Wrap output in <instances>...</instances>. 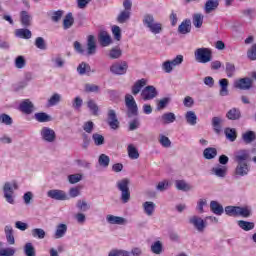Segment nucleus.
Masks as SVG:
<instances>
[{"label": "nucleus", "mask_w": 256, "mask_h": 256, "mask_svg": "<svg viewBox=\"0 0 256 256\" xmlns=\"http://www.w3.org/2000/svg\"><path fill=\"white\" fill-rule=\"evenodd\" d=\"M251 154L247 149H241L234 152V162L237 163L235 168L236 177H245L249 175L251 167L249 166V159Z\"/></svg>", "instance_id": "nucleus-1"}, {"label": "nucleus", "mask_w": 256, "mask_h": 256, "mask_svg": "<svg viewBox=\"0 0 256 256\" xmlns=\"http://www.w3.org/2000/svg\"><path fill=\"white\" fill-rule=\"evenodd\" d=\"M87 50L83 48L81 43L79 41L74 42V49L76 53H79L80 55H95L97 53V40H95L94 35H89L87 37Z\"/></svg>", "instance_id": "nucleus-2"}, {"label": "nucleus", "mask_w": 256, "mask_h": 256, "mask_svg": "<svg viewBox=\"0 0 256 256\" xmlns=\"http://www.w3.org/2000/svg\"><path fill=\"white\" fill-rule=\"evenodd\" d=\"M142 23L144 27L149 29L150 33H153V35H159V33L163 31V26L161 23L155 22V17H153V14L144 15Z\"/></svg>", "instance_id": "nucleus-3"}, {"label": "nucleus", "mask_w": 256, "mask_h": 256, "mask_svg": "<svg viewBox=\"0 0 256 256\" xmlns=\"http://www.w3.org/2000/svg\"><path fill=\"white\" fill-rule=\"evenodd\" d=\"M19 189L17 182H6L3 186L4 198L10 205H15V197L13 196L15 191Z\"/></svg>", "instance_id": "nucleus-4"}, {"label": "nucleus", "mask_w": 256, "mask_h": 256, "mask_svg": "<svg viewBox=\"0 0 256 256\" xmlns=\"http://www.w3.org/2000/svg\"><path fill=\"white\" fill-rule=\"evenodd\" d=\"M116 187L121 191L120 199L122 203H129L131 199V191H129V179L125 178L117 182Z\"/></svg>", "instance_id": "nucleus-5"}, {"label": "nucleus", "mask_w": 256, "mask_h": 256, "mask_svg": "<svg viewBox=\"0 0 256 256\" xmlns=\"http://www.w3.org/2000/svg\"><path fill=\"white\" fill-rule=\"evenodd\" d=\"M194 57L198 63H209L213 59L211 48H198L194 52Z\"/></svg>", "instance_id": "nucleus-6"}, {"label": "nucleus", "mask_w": 256, "mask_h": 256, "mask_svg": "<svg viewBox=\"0 0 256 256\" xmlns=\"http://www.w3.org/2000/svg\"><path fill=\"white\" fill-rule=\"evenodd\" d=\"M125 105L128 109V117H137V115H139V107L133 95H125Z\"/></svg>", "instance_id": "nucleus-7"}, {"label": "nucleus", "mask_w": 256, "mask_h": 256, "mask_svg": "<svg viewBox=\"0 0 256 256\" xmlns=\"http://www.w3.org/2000/svg\"><path fill=\"white\" fill-rule=\"evenodd\" d=\"M183 63V55H177L172 60H166L162 63L164 73H173L174 67H179Z\"/></svg>", "instance_id": "nucleus-8"}, {"label": "nucleus", "mask_w": 256, "mask_h": 256, "mask_svg": "<svg viewBox=\"0 0 256 256\" xmlns=\"http://www.w3.org/2000/svg\"><path fill=\"white\" fill-rule=\"evenodd\" d=\"M40 137L44 143H55V141H57V133L47 126L42 127L40 130Z\"/></svg>", "instance_id": "nucleus-9"}, {"label": "nucleus", "mask_w": 256, "mask_h": 256, "mask_svg": "<svg viewBox=\"0 0 256 256\" xmlns=\"http://www.w3.org/2000/svg\"><path fill=\"white\" fill-rule=\"evenodd\" d=\"M129 69L127 61L115 62L110 66V71L113 75H125Z\"/></svg>", "instance_id": "nucleus-10"}, {"label": "nucleus", "mask_w": 256, "mask_h": 256, "mask_svg": "<svg viewBox=\"0 0 256 256\" xmlns=\"http://www.w3.org/2000/svg\"><path fill=\"white\" fill-rule=\"evenodd\" d=\"M189 224L193 225V227L199 232L203 233L207 228V219L203 220V218L199 216H192L189 219Z\"/></svg>", "instance_id": "nucleus-11"}, {"label": "nucleus", "mask_w": 256, "mask_h": 256, "mask_svg": "<svg viewBox=\"0 0 256 256\" xmlns=\"http://www.w3.org/2000/svg\"><path fill=\"white\" fill-rule=\"evenodd\" d=\"M158 95L159 92L157 91V88L152 85L146 86L141 92V97L144 101H151L155 99V97H157Z\"/></svg>", "instance_id": "nucleus-12"}, {"label": "nucleus", "mask_w": 256, "mask_h": 256, "mask_svg": "<svg viewBox=\"0 0 256 256\" xmlns=\"http://www.w3.org/2000/svg\"><path fill=\"white\" fill-rule=\"evenodd\" d=\"M235 89H240L241 91H249L253 87V80L249 77L240 78L234 81Z\"/></svg>", "instance_id": "nucleus-13"}, {"label": "nucleus", "mask_w": 256, "mask_h": 256, "mask_svg": "<svg viewBox=\"0 0 256 256\" xmlns=\"http://www.w3.org/2000/svg\"><path fill=\"white\" fill-rule=\"evenodd\" d=\"M47 197L54 199V201H67V199H69L67 192L59 189L49 190L47 192Z\"/></svg>", "instance_id": "nucleus-14"}, {"label": "nucleus", "mask_w": 256, "mask_h": 256, "mask_svg": "<svg viewBox=\"0 0 256 256\" xmlns=\"http://www.w3.org/2000/svg\"><path fill=\"white\" fill-rule=\"evenodd\" d=\"M18 109L21 111V113H24L25 115H31L33 111H35V105L31 100L24 99L20 102Z\"/></svg>", "instance_id": "nucleus-15"}, {"label": "nucleus", "mask_w": 256, "mask_h": 256, "mask_svg": "<svg viewBox=\"0 0 256 256\" xmlns=\"http://www.w3.org/2000/svg\"><path fill=\"white\" fill-rule=\"evenodd\" d=\"M108 125L110 129H113L114 131L119 129V120L117 119V113H115V110L108 111Z\"/></svg>", "instance_id": "nucleus-16"}, {"label": "nucleus", "mask_w": 256, "mask_h": 256, "mask_svg": "<svg viewBox=\"0 0 256 256\" xmlns=\"http://www.w3.org/2000/svg\"><path fill=\"white\" fill-rule=\"evenodd\" d=\"M226 119L229 121H239L241 119V109L233 107L226 113Z\"/></svg>", "instance_id": "nucleus-17"}, {"label": "nucleus", "mask_w": 256, "mask_h": 256, "mask_svg": "<svg viewBox=\"0 0 256 256\" xmlns=\"http://www.w3.org/2000/svg\"><path fill=\"white\" fill-rule=\"evenodd\" d=\"M242 141L245 145H251L256 141V132L253 130H247L242 134Z\"/></svg>", "instance_id": "nucleus-18"}, {"label": "nucleus", "mask_w": 256, "mask_h": 256, "mask_svg": "<svg viewBox=\"0 0 256 256\" xmlns=\"http://www.w3.org/2000/svg\"><path fill=\"white\" fill-rule=\"evenodd\" d=\"M218 83L220 86L219 95L221 97H227V95H229V80H227V78H222Z\"/></svg>", "instance_id": "nucleus-19"}, {"label": "nucleus", "mask_w": 256, "mask_h": 256, "mask_svg": "<svg viewBox=\"0 0 256 256\" xmlns=\"http://www.w3.org/2000/svg\"><path fill=\"white\" fill-rule=\"evenodd\" d=\"M98 41L101 47H109L112 43L111 36L108 35L107 32H100L98 35Z\"/></svg>", "instance_id": "nucleus-20"}, {"label": "nucleus", "mask_w": 256, "mask_h": 256, "mask_svg": "<svg viewBox=\"0 0 256 256\" xmlns=\"http://www.w3.org/2000/svg\"><path fill=\"white\" fill-rule=\"evenodd\" d=\"M145 85H147V80L145 78L137 80L132 86V95H139L141 89H143Z\"/></svg>", "instance_id": "nucleus-21"}, {"label": "nucleus", "mask_w": 256, "mask_h": 256, "mask_svg": "<svg viewBox=\"0 0 256 256\" xmlns=\"http://www.w3.org/2000/svg\"><path fill=\"white\" fill-rule=\"evenodd\" d=\"M106 220L110 225H125L127 223V220L120 216L107 215Z\"/></svg>", "instance_id": "nucleus-22"}, {"label": "nucleus", "mask_w": 256, "mask_h": 256, "mask_svg": "<svg viewBox=\"0 0 256 256\" xmlns=\"http://www.w3.org/2000/svg\"><path fill=\"white\" fill-rule=\"evenodd\" d=\"M210 211L214 213V215H223L225 209H223V205H221L219 202L212 200L210 202Z\"/></svg>", "instance_id": "nucleus-23"}, {"label": "nucleus", "mask_w": 256, "mask_h": 256, "mask_svg": "<svg viewBox=\"0 0 256 256\" xmlns=\"http://www.w3.org/2000/svg\"><path fill=\"white\" fill-rule=\"evenodd\" d=\"M178 32L181 35H187V33H191V20L186 19L182 21V23L178 27Z\"/></svg>", "instance_id": "nucleus-24"}, {"label": "nucleus", "mask_w": 256, "mask_h": 256, "mask_svg": "<svg viewBox=\"0 0 256 256\" xmlns=\"http://www.w3.org/2000/svg\"><path fill=\"white\" fill-rule=\"evenodd\" d=\"M15 36L18 37V39H31L33 34L31 33V30L27 28H20L15 31Z\"/></svg>", "instance_id": "nucleus-25"}, {"label": "nucleus", "mask_w": 256, "mask_h": 256, "mask_svg": "<svg viewBox=\"0 0 256 256\" xmlns=\"http://www.w3.org/2000/svg\"><path fill=\"white\" fill-rule=\"evenodd\" d=\"M219 7V0H207L204 6L205 13L209 14Z\"/></svg>", "instance_id": "nucleus-26"}, {"label": "nucleus", "mask_w": 256, "mask_h": 256, "mask_svg": "<svg viewBox=\"0 0 256 256\" xmlns=\"http://www.w3.org/2000/svg\"><path fill=\"white\" fill-rule=\"evenodd\" d=\"M251 213V206H238L237 217H243V219H248Z\"/></svg>", "instance_id": "nucleus-27"}, {"label": "nucleus", "mask_w": 256, "mask_h": 256, "mask_svg": "<svg viewBox=\"0 0 256 256\" xmlns=\"http://www.w3.org/2000/svg\"><path fill=\"white\" fill-rule=\"evenodd\" d=\"M6 240L9 245H15V236H13V227L11 225H7L4 228Z\"/></svg>", "instance_id": "nucleus-28"}, {"label": "nucleus", "mask_w": 256, "mask_h": 256, "mask_svg": "<svg viewBox=\"0 0 256 256\" xmlns=\"http://www.w3.org/2000/svg\"><path fill=\"white\" fill-rule=\"evenodd\" d=\"M66 234H67L66 224H59L56 227V231L54 233V238L55 239H61V238L65 237Z\"/></svg>", "instance_id": "nucleus-29"}, {"label": "nucleus", "mask_w": 256, "mask_h": 256, "mask_svg": "<svg viewBox=\"0 0 256 256\" xmlns=\"http://www.w3.org/2000/svg\"><path fill=\"white\" fill-rule=\"evenodd\" d=\"M144 209V213L148 216L151 217L155 213V204L151 201H146L142 205Z\"/></svg>", "instance_id": "nucleus-30"}, {"label": "nucleus", "mask_w": 256, "mask_h": 256, "mask_svg": "<svg viewBox=\"0 0 256 256\" xmlns=\"http://www.w3.org/2000/svg\"><path fill=\"white\" fill-rule=\"evenodd\" d=\"M185 120L188 125L195 127L197 125V114L194 111H187L185 114Z\"/></svg>", "instance_id": "nucleus-31"}, {"label": "nucleus", "mask_w": 256, "mask_h": 256, "mask_svg": "<svg viewBox=\"0 0 256 256\" xmlns=\"http://www.w3.org/2000/svg\"><path fill=\"white\" fill-rule=\"evenodd\" d=\"M34 119L38 121V123H49V121H51V117L45 112L35 113Z\"/></svg>", "instance_id": "nucleus-32"}, {"label": "nucleus", "mask_w": 256, "mask_h": 256, "mask_svg": "<svg viewBox=\"0 0 256 256\" xmlns=\"http://www.w3.org/2000/svg\"><path fill=\"white\" fill-rule=\"evenodd\" d=\"M164 125H169L170 123H175L177 116L173 112L164 113L161 117Z\"/></svg>", "instance_id": "nucleus-33"}, {"label": "nucleus", "mask_w": 256, "mask_h": 256, "mask_svg": "<svg viewBox=\"0 0 256 256\" xmlns=\"http://www.w3.org/2000/svg\"><path fill=\"white\" fill-rule=\"evenodd\" d=\"M87 107L92 115H94L95 117H97V115H99V106L97 105L95 100H93V99L88 100Z\"/></svg>", "instance_id": "nucleus-34"}, {"label": "nucleus", "mask_w": 256, "mask_h": 256, "mask_svg": "<svg viewBox=\"0 0 256 256\" xmlns=\"http://www.w3.org/2000/svg\"><path fill=\"white\" fill-rule=\"evenodd\" d=\"M238 227H240V229H243V231H253V229H255V223L245 220H239Z\"/></svg>", "instance_id": "nucleus-35"}, {"label": "nucleus", "mask_w": 256, "mask_h": 256, "mask_svg": "<svg viewBox=\"0 0 256 256\" xmlns=\"http://www.w3.org/2000/svg\"><path fill=\"white\" fill-rule=\"evenodd\" d=\"M212 173L216 175V177H225L227 175V166L218 165L212 168Z\"/></svg>", "instance_id": "nucleus-36"}, {"label": "nucleus", "mask_w": 256, "mask_h": 256, "mask_svg": "<svg viewBox=\"0 0 256 256\" xmlns=\"http://www.w3.org/2000/svg\"><path fill=\"white\" fill-rule=\"evenodd\" d=\"M224 133L228 141H231L233 143L234 141L237 140V130H235V128H226L224 130Z\"/></svg>", "instance_id": "nucleus-37"}, {"label": "nucleus", "mask_w": 256, "mask_h": 256, "mask_svg": "<svg viewBox=\"0 0 256 256\" xmlns=\"http://www.w3.org/2000/svg\"><path fill=\"white\" fill-rule=\"evenodd\" d=\"M129 19H131V12L127 11V10H123L120 12V14L117 16V22L118 23H127V21H129Z\"/></svg>", "instance_id": "nucleus-38"}, {"label": "nucleus", "mask_w": 256, "mask_h": 256, "mask_svg": "<svg viewBox=\"0 0 256 256\" xmlns=\"http://www.w3.org/2000/svg\"><path fill=\"white\" fill-rule=\"evenodd\" d=\"M73 23H75V19L73 18V13L69 12L63 21L64 29H71L73 27Z\"/></svg>", "instance_id": "nucleus-39"}, {"label": "nucleus", "mask_w": 256, "mask_h": 256, "mask_svg": "<svg viewBox=\"0 0 256 256\" xmlns=\"http://www.w3.org/2000/svg\"><path fill=\"white\" fill-rule=\"evenodd\" d=\"M203 155L208 160L215 159V157H217V149L213 147H208L204 149Z\"/></svg>", "instance_id": "nucleus-40"}, {"label": "nucleus", "mask_w": 256, "mask_h": 256, "mask_svg": "<svg viewBox=\"0 0 256 256\" xmlns=\"http://www.w3.org/2000/svg\"><path fill=\"white\" fill-rule=\"evenodd\" d=\"M151 251L154 253V255H161L163 253V243L161 241H155L152 243L150 247Z\"/></svg>", "instance_id": "nucleus-41"}, {"label": "nucleus", "mask_w": 256, "mask_h": 256, "mask_svg": "<svg viewBox=\"0 0 256 256\" xmlns=\"http://www.w3.org/2000/svg\"><path fill=\"white\" fill-rule=\"evenodd\" d=\"M128 151V157L130 159H137L139 157V150H137V147H135L133 144H129L127 147Z\"/></svg>", "instance_id": "nucleus-42"}, {"label": "nucleus", "mask_w": 256, "mask_h": 256, "mask_svg": "<svg viewBox=\"0 0 256 256\" xmlns=\"http://www.w3.org/2000/svg\"><path fill=\"white\" fill-rule=\"evenodd\" d=\"M192 23L196 29H201L203 27V14H194Z\"/></svg>", "instance_id": "nucleus-43"}, {"label": "nucleus", "mask_w": 256, "mask_h": 256, "mask_svg": "<svg viewBox=\"0 0 256 256\" xmlns=\"http://www.w3.org/2000/svg\"><path fill=\"white\" fill-rule=\"evenodd\" d=\"M72 107L74 111H81V108L83 107V98L80 96H76L72 100Z\"/></svg>", "instance_id": "nucleus-44"}, {"label": "nucleus", "mask_w": 256, "mask_h": 256, "mask_svg": "<svg viewBox=\"0 0 256 256\" xmlns=\"http://www.w3.org/2000/svg\"><path fill=\"white\" fill-rule=\"evenodd\" d=\"M239 206H226L224 211L228 217H237Z\"/></svg>", "instance_id": "nucleus-45"}, {"label": "nucleus", "mask_w": 256, "mask_h": 256, "mask_svg": "<svg viewBox=\"0 0 256 256\" xmlns=\"http://www.w3.org/2000/svg\"><path fill=\"white\" fill-rule=\"evenodd\" d=\"M225 71H226L227 77H229V78L233 77V75H235V71H236L235 64H233L231 62H226Z\"/></svg>", "instance_id": "nucleus-46"}, {"label": "nucleus", "mask_w": 256, "mask_h": 256, "mask_svg": "<svg viewBox=\"0 0 256 256\" xmlns=\"http://www.w3.org/2000/svg\"><path fill=\"white\" fill-rule=\"evenodd\" d=\"M175 185L178 191H189V189H191L185 180H176Z\"/></svg>", "instance_id": "nucleus-47"}, {"label": "nucleus", "mask_w": 256, "mask_h": 256, "mask_svg": "<svg viewBox=\"0 0 256 256\" xmlns=\"http://www.w3.org/2000/svg\"><path fill=\"white\" fill-rule=\"evenodd\" d=\"M92 139L94 141V145H96L97 147L104 145L105 143V137H103V135L99 133H94L92 135Z\"/></svg>", "instance_id": "nucleus-48"}, {"label": "nucleus", "mask_w": 256, "mask_h": 256, "mask_svg": "<svg viewBox=\"0 0 256 256\" xmlns=\"http://www.w3.org/2000/svg\"><path fill=\"white\" fill-rule=\"evenodd\" d=\"M21 17V23L24 27H29V23L31 21V16L29 15V12L22 11L20 14Z\"/></svg>", "instance_id": "nucleus-49"}, {"label": "nucleus", "mask_w": 256, "mask_h": 256, "mask_svg": "<svg viewBox=\"0 0 256 256\" xmlns=\"http://www.w3.org/2000/svg\"><path fill=\"white\" fill-rule=\"evenodd\" d=\"M110 162H111V159L106 154H101L98 158V163L100 167H109Z\"/></svg>", "instance_id": "nucleus-50"}, {"label": "nucleus", "mask_w": 256, "mask_h": 256, "mask_svg": "<svg viewBox=\"0 0 256 256\" xmlns=\"http://www.w3.org/2000/svg\"><path fill=\"white\" fill-rule=\"evenodd\" d=\"M170 103H171V97H164L160 99L157 103L158 111H161V109H165V107H167V105H169Z\"/></svg>", "instance_id": "nucleus-51"}, {"label": "nucleus", "mask_w": 256, "mask_h": 256, "mask_svg": "<svg viewBox=\"0 0 256 256\" xmlns=\"http://www.w3.org/2000/svg\"><path fill=\"white\" fill-rule=\"evenodd\" d=\"M24 253L26 256H36L35 247H33V244L31 242L25 244Z\"/></svg>", "instance_id": "nucleus-52"}, {"label": "nucleus", "mask_w": 256, "mask_h": 256, "mask_svg": "<svg viewBox=\"0 0 256 256\" xmlns=\"http://www.w3.org/2000/svg\"><path fill=\"white\" fill-rule=\"evenodd\" d=\"M52 63H54V67L57 69H61L65 66V60L61 57V55L52 58Z\"/></svg>", "instance_id": "nucleus-53"}, {"label": "nucleus", "mask_w": 256, "mask_h": 256, "mask_svg": "<svg viewBox=\"0 0 256 256\" xmlns=\"http://www.w3.org/2000/svg\"><path fill=\"white\" fill-rule=\"evenodd\" d=\"M32 237L35 239H45V230L42 228H34L32 230Z\"/></svg>", "instance_id": "nucleus-54"}, {"label": "nucleus", "mask_w": 256, "mask_h": 256, "mask_svg": "<svg viewBox=\"0 0 256 256\" xmlns=\"http://www.w3.org/2000/svg\"><path fill=\"white\" fill-rule=\"evenodd\" d=\"M35 47L41 51H45V49H47V43H45V39L43 37H37L35 40Z\"/></svg>", "instance_id": "nucleus-55"}, {"label": "nucleus", "mask_w": 256, "mask_h": 256, "mask_svg": "<svg viewBox=\"0 0 256 256\" xmlns=\"http://www.w3.org/2000/svg\"><path fill=\"white\" fill-rule=\"evenodd\" d=\"M212 127L215 133H221V118L213 117L212 118Z\"/></svg>", "instance_id": "nucleus-56"}, {"label": "nucleus", "mask_w": 256, "mask_h": 256, "mask_svg": "<svg viewBox=\"0 0 256 256\" xmlns=\"http://www.w3.org/2000/svg\"><path fill=\"white\" fill-rule=\"evenodd\" d=\"M77 71H78L79 75H85V73H87V71H91V66H89V64H87L85 62H82L77 67Z\"/></svg>", "instance_id": "nucleus-57"}, {"label": "nucleus", "mask_w": 256, "mask_h": 256, "mask_svg": "<svg viewBox=\"0 0 256 256\" xmlns=\"http://www.w3.org/2000/svg\"><path fill=\"white\" fill-rule=\"evenodd\" d=\"M123 55V51L120 48H112L109 52L110 59H119Z\"/></svg>", "instance_id": "nucleus-58"}, {"label": "nucleus", "mask_w": 256, "mask_h": 256, "mask_svg": "<svg viewBox=\"0 0 256 256\" xmlns=\"http://www.w3.org/2000/svg\"><path fill=\"white\" fill-rule=\"evenodd\" d=\"M26 64H27V62L25 61L24 56L16 57V59H15V68L16 69H23V67H25Z\"/></svg>", "instance_id": "nucleus-59"}, {"label": "nucleus", "mask_w": 256, "mask_h": 256, "mask_svg": "<svg viewBox=\"0 0 256 256\" xmlns=\"http://www.w3.org/2000/svg\"><path fill=\"white\" fill-rule=\"evenodd\" d=\"M0 123H3L4 125H13V118L5 113L0 114Z\"/></svg>", "instance_id": "nucleus-60"}, {"label": "nucleus", "mask_w": 256, "mask_h": 256, "mask_svg": "<svg viewBox=\"0 0 256 256\" xmlns=\"http://www.w3.org/2000/svg\"><path fill=\"white\" fill-rule=\"evenodd\" d=\"M83 179L81 174H71L68 176V181L71 185H75V183H79Z\"/></svg>", "instance_id": "nucleus-61"}, {"label": "nucleus", "mask_w": 256, "mask_h": 256, "mask_svg": "<svg viewBox=\"0 0 256 256\" xmlns=\"http://www.w3.org/2000/svg\"><path fill=\"white\" fill-rule=\"evenodd\" d=\"M112 34L116 41H121V27L117 25L112 26Z\"/></svg>", "instance_id": "nucleus-62"}, {"label": "nucleus", "mask_w": 256, "mask_h": 256, "mask_svg": "<svg viewBox=\"0 0 256 256\" xmlns=\"http://www.w3.org/2000/svg\"><path fill=\"white\" fill-rule=\"evenodd\" d=\"M247 57L250 61H256V44H253L247 51Z\"/></svg>", "instance_id": "nucleus-63"}, {"label": "nucleus", "mask_w": 256, "mask_h": 256, "mask_svg": "<svg viewBox=\"0 0 256 256\" xmlns=\"http://www.w3.org/2000/svg\"><path fill=\"white\" fill-rule=\"evenodd\" d=\"M15 249L13 248H2L0 249V256H14Z\"/></svg>", "instance_id": "nucleus-64"}]
</instances>
